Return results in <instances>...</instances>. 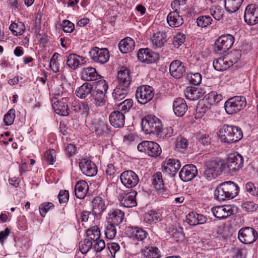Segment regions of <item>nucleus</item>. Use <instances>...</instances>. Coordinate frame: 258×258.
Here are the masks:
<instances>
[{
  "label": "nucleus",
  "instance_id": "1",
  "mask_svg": "<svg viewBox=\"0 0 258 258\" xmlns=\"http://www.w3.org/2000/svg\"><path fill=\"white\" fill-rule=\"evenodd\" d=\"M239 187L233 181H228L219 184L215 190V197L219 201L235 198L238 194Z\"/></svg>",
  "mask_w": 258,
  "mask_h": 258
},
{
  "label": "nucleus",
  "instance_id": "2",
  "mask_svg": "<svg viewBox=\"0 0 258 258\" xmlns=\"http://www.w3.org/2000/svg\"><path fill=\"white\" fill-rule=\"evenodd\" d=\"M218 136L222 142L232 143L242 139L243 134L240 128L236 126L224 125L220 128Z\"/></svg>",
  "mask_w": 258,
  "mask_h": 258
},
{
  "label": "nucleus",
  "instance_id": "3",
  "mask_svg": "<svg viewBox=\"0 0 258 258\" xmlns=\"http://www.w3.org/2000/svg\"><path fill=\"white\" fill-rule=\"evenodd\" d=\"M222 163V169L226 172L233 174L243 167L242 157L239 154L231 155L226 161L220 160Z\"/></svg>",
  "mask_w": 258,
  "mask_h": 258
},
{
  "label": "nucleus",
  "instance_id": "4",
  "mask_svg": "<svg viewBox=\"0 0 258 258\" xmlns=\"http://www.w3.org/2000/svg\"><path fill=\"white\" fill-rule=\"evenodd\" d=\"M246 105V101L244 97L236 96L228 99L225 103L224 107L226 112L232 114L243 109Z\"/></svg>",
  "mask_w": 258,
  "mask_h": 258
},
{
  "label": "nucleus",
  "instance_id": "5",
  "mask_svg": "<svg viewBox=\"0 0 258 258\" xmlns=\"http://www.w3.org/2000/svg\"><path fill=\"white\" fill-rule=\"evenodd\" d=\"M161 126V121L154 115H148L142 119V127L146 134L157 135Z\"/></svg>",
  "mask_w": 258,
  "mask_h": 258
},
{
  "label": "nucleus",
  "instance_id": "6",
  "mask_svg": "<svg viewBox=\"0 0 258 258\" xmlns=\"http://www.w3.org/2000/svg\"><path fill=\"white\" fill-rule=\"evenodd\" d=\"M55 95H57V97H54L51 99L52 106L55 112L61 116H68L69 114L68 105L69 98L68 97L60 98L61 96L59 93Z\"/></svg>",
  "mask_w": 258,
  "mask_h": 258
},
{
  "label": "nucleus",
  "instance_id": "7",
  "mask_svg": "<svg viewBox=\"0 0 258 258\" xmlns=\"http://www.w3.org/2000/svg\"><path fill=\"white\" fill-rule=\"evenodd\" d=\"M137 148L140 152L146 153L151 157L158 156L162 152L160 146L152 141H143L138 145Z\"/></svg>",
  "mask_w": 258,
  "mask_h": 258
},
{
  "label": "nucleus",
  "instance_id": "8",
  "mask_svg": "<svg viewBox=\"0 0 258 258\" xmlns=\"http://www.w3.org/2000/svg\"><path fill=\"white\" fill-rule=\"evenodd\" d=\"M234 41L233 36L230 34L220 36L215 42L214 51L218 53H224L230 49Z\"/></svg>",
  "mask_w": 258,
  "mask_h": 258
},
{
  "label": "nucleus",
  "instance_id": "9",
  "mask_svg": "<svg viewBox=\"0 0 258 258\" xmlns=\"http://www.w3.org/2000/svg\"><path fill=\"white\" fill-rule=\"evenodd\" d=\"M222 163L220 160L211 161L204 172V176L209 181L215 179L222 171Z\"/></svg>",
  "mask_w": 258,
  "mask_h": 258
},
{
  "label": "nucleus",
  "instance_id": "10",
  "mask_svg": "<svg viewBox=\"0 0 258 258\" xmlns=\"http://www.w3.org/2000/svg\"><path fill=\"white\" fill-rule=\"evenodd\" d=\"M154 95L153 88L148 85L138 87L136 93V97L141 104H146L150 101Z\"/></svg>",
  "mask_w": 258,
  "mask_h": 258
},
{
  "label": "nucleus",
  "instance_id": "11",
  "mask_svg": "<svg viewBox=\"0 0 258 258\" xmlns=\"http://www.w3.org/2000/svg\"><path fill=\"white\" fill-rule=\"evenodd\" d=\"M257 233L253 228L245 227L240 229L238 234L239 240L244 244H251L256 239Z\"/></svg>",
  "mask_w": 258,
  "mask_h": 258
},
{
  "label": "nucleus",
  "instance_id": "12",
  "mask_svg": "<svg viewBox=\"0 0 258 258\" xmlns=\"http://www.w3.org/2000/svg\"><path fill=\"white\" fill-rule=\"evenodd\" d=\"M120 180L122 184L128 188L135 187L139 181L138 175L132 170L123 171L120 176Z\"/></svg>",
  "mask_w": 258,
  "mask_h": 258
},
{
  "label": "nucleus",
  "instance_id": "13",
  "mask_svg": "<svg viewBox=\"0 0 258 258\" xmlns=\"http://www.w3.org/2000/svg\"><path fill=\"white\" fill-rule=\"evenodd\" d=\"M152 184L157 190L159 195L164 198H168L170 194L165 187L161 172H157L153 175Z\"/></svg>",
  "mask_w": 258,
  "mask_h": 258
},
{
  "label": "nucleus",
  "instance_id": "14",
  "mask_svg": "<svg viewBox=\"0 0 258 258\" xmlns=\"http://www.w3.org/2000/svg\"><path fill=\"white\" fill-rule=\"evenodd\" d=\"M89 54L93 60L100 63L106 62L109 58V53L106 48L94 47L89 52Z\"/></svg>",
  "mask_w": 258,
  "mask_h": 258
},
{
  "label": "nucleus",
  "instance_id": "15",
  "mask_svg": "<svg viewBox=\"0 0 258 258\" xmlns=\"http://www.w3.org/2000/svg\"><path fill=\"white\" fill-rule=\"evenodd\" d=\"M137 192L135 190L124 191L120 194L118 200L121 205L126 208H131L137 206L136 196Z\"/></svg>",
  "mask_w": 258,
  "mask_h": 258
},
{
  "label": "nucleus",
  "instance_id": "16",
  "mask_svg": "<svg viewBox=\"0 0 258 258\" xmlns=\"http://www.w3.org/2000/svg\"><path fill=\"white\" fill-rule=\"evenodd\" d=\"M244 20L248 25H253L258 23V6L248 5L244 12Z\"/></svg>",
  "mask_w": 258,
  "mask_h": 258
},
{
  "label": "nucleus",
  "instance_id": "17",
  "mask_svg": "<svg viewBox=\"0 0 258 258\" xmlns=\"http://www.w3.org/2000/svg\"><path fill=\"white\" fill-rule=\"evenodd\" d=\"M139 60L146 63H151L159 59V54L151 51L149 48L140 49L137 53Z\"/></svg>",
  "mask_w": 258,
  "mask_h": 258
},
{
  "label": "nucleus",
  "instance_id": "18",
  "mask_svg": "<svg viewBox=\"0 0 258 258\" xmlns=\"http://www.w3.org/2000/svg\"><path fill=\"white\" fill-rule=\"evenodd\" d=\"M169 71L173 77L179 79L185 74L186 69L182 61L179 60H175L171 62Z\"/></svg>",
  "mask_w": 258,
  "mask_h": 258
},
{
  "label": "nucleus",
  "instance_id": "19",
  "mask_svg": "<svg viewBox=\"0 0 258 258\" xmlns=\"http://www.w3.org/2000/svg\"><path fill=\"white\" fill-rule=\"evenodd\" d=\"M79 167L82 173L88 176H93L97 174V167L91 160L82 159L79 163Z\"/></svg>",
  "mask_w": 258,
  "mask_h": 258
},
{
  "label": "nucleus",
  "instance_id": "20",
  "mask_svg": "<svg viewBox=\"0 0 258 258\" xmlns=\"http://www.w3.org/2000/svg\"><path fill=\"white\" fill-rule=\"evenodd\" d=\"M198 170L193 164L184 165L179 172V177L183 181H188L196 177Z\"/></svg>",
  "mask_w": 258,
  "mask_h": 258
},
{
  "label": "nucleus",
  "instance_id": "21",
  "mask_svg": "<svg viewBox=\"0 0 258 258\" xmlns=\"http://www.w3.org/2000/svg\"><path fill=\"white\" fill-rule=\"evenodd\" d=\"M214 216L219 219H225L233 214V211L230 205H224L213 207L212 209Z\"/></svg>",
  "mask_w": 258,
  "mask_h": 258
},
{
  "label": "nucleus",
  "instance_id": "22",
  "mask_svg": "<svg viewBox=\"0 0 258 258\" xmlns=\"http://www.w3.org/2000/svg\"><path fill=\"white\" fill-rule=\"evenodd\" d=\"M181 164L179 160L169 159L162 165V170L168 174L176 173L180 168Z\"/></svg>",
  "mask_w": 258,
  "mask_h": 258
},
{
  "label": "nucleus",
  "instance_id": "23",
  "mask_svg": "<svg viewBox=\"0 0 258 258\" xmlns=\"http://www.w3.org/2000/svg\"><path fill=\"white\" fill-rule=\"evenodd\" d=\"M109 122L115 127H122L124 125L125 116L120 111H113L109 115Z\"/></svg>",
  "mask_w": 258,
  "mask_h": 258
},
{
  "label": "nucleus",
  "instance_id": "24",
  "mask_svg": "<svg viewBox=\"0 0 258 258\" xmlns=\"http://www.w3.org/2000/svg\"><path fill=\"white\" fill-rule=\"evenodd\" d=\"M173 110L176 116H183L187 110L185 101L180 97L176 98L173 103Z\"/></svg>",
  "mask_w": 258,
  "mask_h": 258
},
{
  "label": "nucleus",
  "instance_id": "25",
  "mask_svg": "<svg viewBox=\"0 0 258 258\" xmlns=\"http://www.w3.org/2000/svg\"><path fill=\"white\" fill-rule=\"evenodd\" d=\"M86 62L85 57L75 53L69 54L67 58V64L72 69H76L79 65H83Z\"/></svg>",
  "mask_w": 258,
  "mask_h": 258
},
{
  "label": "nucleus",
  "instance_id": "26",
  "mask_svg": "<svg viewBox=\"0 0 258 258\" xmlns=\"http://www.w3.org/2000/svg\"><path fill=\"white\" fill-rule=\"evenodd\" d=\"M186 217L187 223L193 226L204 224L207 220V218L203 215L194 212L188 213Z\"/></svg>",
  "mask_w": 258,
  "mask_h": 258
},
{
  "label": "nucleus",
  "instance_id": "27",
  "mask_svg": "<svg viewBox=\"0 0 258 258\" xmlns=\"http://www.w3.org/2000/svg\"><path fill=\"white\" fill-rule=\"evenodd\" d=\"M128 230L131 233V237L137 241H143L147 236L146 230L139 227H130Z\"/></svg>",
  "mask_w": 258,
  "mask_h": 258
},
{
  "label": "nucleus",
  "instance_id": "28",
  "mask_svg": "<svg viewBox=\"0 0 258 258\" xmlns=\"http://www.w3.org/2000/svg\"><path fill=\"white\" fill-rule=\"evenodd\" d=\"M88 185L85 181L79 180L76 183L75 187L76 197L80 199H84L88 191Z\"/></svg>",
  "mask_w": 258,
  "mask_h": 258
},
{
  "label": "nucleus",
  "instance_id": "29",
  "mask_svg": "<svg viewBox=\"0 0 258 258\" xmlns=\"http://www.w3.org/2000/svg\"><path fill=\"white\" fill-rule=\"evenodd\" d=\"M167 22L172 27H178L184 22L182 15L170 12L167 16Z\"/></svg>",
  "mask_w": 258,
  "mask_h": 258
},
{
  "label": "nucleus",
  "instance_id": "30",
  "mask_svg": "<svg viewBox=\"0 0 258 258\" xmlns=\"http://www.w3.org/2000/svg\"><path fill=\"white\" fill-rule=\"evenodd\" d=\"M117 80L118 85H120V87H129L131 84L129 70L122 68V70L119 71L118 72Z\"/></svg>",
  "mask_w": 258,
  "mask_h": 258
},
{
  "label": "nucleus",
  "instance_id": "31",
  "mask_svg": "<svg viewBox=\"0 0 258 258\" xmlns=\"http://www.w3.org/2000/svg\"><path fill=\"white\" fill-rule=\"evenodd\" d=\"M93 212L95 215L100 214L106 208L105 201L101 197H96L92 202Z\"/></svg>",
  "mask_w": 258,
  "mask_h": 258
},
{
  "label": "nucleus",
  "instance_id": "32",
  "mask_svg": "<svg viewBox=\"0 0 258 258\" xmlns=\"http://www.w3.org/2000/svg\"><path fill=\"white\" fill-rule=\"evenodd\" d=\"M118 47L123 53L129 52L134 49L135 42L131 38L126 37L120 41Z\"/></svg>",
  "mask_w": 258,
  "mask_h": 258
},
{
  "label": "nucleus",
  "instance_id": "33",
  "mask_svg": "<svg viewBox=\"0 0 258 258\" xmlns=\"http://www.w3.org/2000/svg\"><path fill=\"white\" fill-rule=\"evenodd\" d=\"M185 96L190 100H197L202 98L203 93L200 90L195 87H187L184 92Z\"/></svg>",
  "mask_w": 258,
  "mask_h": 258
},
{
  "label": "nucleus",
  "instance_id": "34",
  "mask_svg": "<svg viewBox=\"0 0 258 258\" xmlns=\"http://www.w3.org/2000/svg\"><path fill=\"white\" fill-rule=\"evenodd\" d=\"M124 215L123 212L119 209H115L109 213L107 221L111 223L118 225L122 222Z\"/></svg>",
  "mask_w": 258,
  "mask_h": 258
},
{
  "label": "nucleus",
  "instance_id": "35",
  "mask_svg": "<svg viewBox=\"0 0 258 258\" xmlns=\"http://www.w3.org/2000/svg\"><path fill=\"white\" fill-rule=\"evenodd\" d=\"M214 69L218 71H224L232 66L227 57H219L214 60L213 63Z\"/></svg>",
  "mask_w": 258,
  "mask_h": 258
},
{
  "label": "nucleus",
  "instance_id": "36",
  "mask_svg": "<svg viewBox=\"0 0 258 258\" xmlns=\"http://www.w3.org/2000/svg\"><path fill=\"white\" fill-rule=\"evenodd\" d=\"M82 77L86 81H92L97 80L99 75L95 68L88 67L84 69L82 73Z\"/></svg>",
  "mask_w": 258,
  "mask_h": 258
},
{
  "label": "nucleus",
  "instance_id": "37",
  "mask_svg": "<svg viewBox=\"0 0 258 258\" xmlns=\"http://www.w3.org/2000/svg\"><path fill=\"white\" fill-rule=\"evenodd\" d=\"M144 258H161L160 250L155 246L145 247L142 251Z\"/></svg>",
  "mask_w": 258,
  "mask_h": 258
},
{
  "label": "nucleus",
  "instance_id": "38",
  "mask_svg": "<svg viewBox=\"0 0 258 258\" xmlns=\"http://www.w3.org/2000/svg\"><path fill=\"white\" fill-rule=\"evenodd\" d=\"M92 85L89 83H85L76 91V95L81 99H85L87 95L92 93Z\"/></svg>",
  "mask_w": 258,
  "mask_h": 258
},
{
  "label": "nucleus",
  "instance_id": "39",
  "mask_svg": "<svg viewBox=\"0 0 258 258\" xmlns=\"http://www.w3.org/2000/svg\"><path fill=\"white\" fill-rule=\"evenodd\" d=\"M71 108L76 113L86 115L88 114L90 110V107L88 103L85 102L79 103L76 101L72 102Z\"/></svg>",
  "mask_w": 258,
  "mask_h": 258
},
{
  "label": "nucleus",
  "instance_id": "40",
  "mask_svg": "<svg viewBox=\"0 0 258 258\" xmlns=\"http://www.w3.org/2000/svg\"><path fill=\"white\" fill-rule=\"evenodd\" d=\"M186 0H174L171 4L173 10L172 12L182 15L187 10V6Z\"/></svg>",
  "mask_w": 258,
  "mask_h": 258
},
{
  "label": "nucleus",
  "instance_id": "41",
  "mask_svg": "<svg viewBox=\"0 0 258 258\" xmlns=\"http://www.w3.org/2000/svg\"><path fill=\"white\" fill-rule=\"evenodd\" d=\"M211 106L209 104L207 103V101L205 99L199 101L196 108L195 118H201L211 108Z\"/></svg>",
  "mask_w": 258,
  "mask_h": 258
},
{
  "label": "nucleus",
  "instance_id": "42",
  "mask_svg": "<svg viewBox=\"0 0 258 258\" xmlns=\"http://www.w3.org/2000/svg\"><path fill=\"white\" fill-rule=\"evenodd\" d=\"M128 88L120 87V85H118L112 93L113 99L119 101L124 98L128 93Z\"/></svg>",
  "mask_w": 258,
  "mask_h": 258
},
{
  "label": "nucleus",
  "instance_id": "43",
  "mask_svg": "<svg viewBox=\"0 0 258 258\" xmlns=\"http://www.w3.org/2000/svg\"><path fill=\"white\" fill-rule=\"evenodd\" d=\"M243 0H225L226 10L230 13L237 11L242 4Z\"/></svg>",
  "mask_w": 258,
  "mask_h": 258
},
{
  "label": "nucleus",
  "instance_id": "44",
  "mask_svg": "<svg viewBox=\"0 0 258 258\" xmlns=\"http://www.w3.org/2000/svg\"><path fill=\"white\" fill-rule=\"evenodd\" d=\"M87 238L94 241L99 240L100 237V231L99 228L97 226H94L89 228L86 231Z\"/></svg>",
  "mask_w": 258,
  "mask_h": 258
},
{
  "label": "nucleus",
  "instance_id": "45",
  "mask_svg": "<svg viewBox=\"0 0 258 258\" xmlns=\"http://www.w3.org/2000/svg\"><path fill=\"white\" fill-rule=\"evenodd\" d=\"M166 41L164 34L159 32L155 33L152 38V44L155 48L162 47Z\"/></svg>",
  "mask_w": 258,
  "mask_h": 258
},
{
  "label": "nucleus",
  "instance_id": "46",
  "mask_svg": "<svg viewBox=\"0 0 258 258\" xmlns=\"http://www.w3.org/2000/svg\"><path fill=\"white\" fill-rule=\"evenodd\" d=\"M223 99V96L221 94H218L217 92L212 91L206 95L205 100L207 103L211 106L216 104L219 102Z\"/></svg>",
  "mask_w": 258,
  "mask_h": 258
},
{
  "label": "nucleus",
  "instance_id": "47",
  "mask_svg": "<svg viewBox=\"0 0 258 258\" xmlns=\"http://www.w3.org/2000/svg\"><path fill=\"white\" fill-rule=\"evenodd\" d=\"M10 30L12 34L15 36H19L22 35L25 30V26L22 22L13 23L10 27Z\"/></svg>",
  "mask_w": 258,
  "mask_h": 258
},
{
  "label": "nucleus",
  "instance_id": "48",
  "mask_svg": "<svg viewBox=\"0 0 258 258\" xmlns=\"http://www.w3.org/2000/svg\"><path fill=\"white\" fill-rule=\"evenodd\" d=\"M118 226L117 225H115L113 223H111L107 220L106 224L105 225L106 229L105 231V234L106 237L108 239H113L116 233V227Z\"/></svg>",
  "mask_w": 258,
  "mask_h": 258
},
{
  "label": "nucleus",
  "instance_id": "49",
  "mask_svg": "<svg viewBox=\"0 0 258 258\" xmlns=\"http://www.w3.org/2000/svg\"><path fill=\"white\" fill-rule=\"evenodd\" d=\"M144 221L150 224H153L160 221V217L157 212L150 211L144 215Z\"/></svg>",
  "mask_w": 258,
  "mask_h": 258
},
{
  "label": "nucleus",
  "instance_id": "50",
  "mask_svg": "<svg viewBox=\"0 0 258 258\" xmlns=\"http://www.w3.org/2000/svg\"><path fill=\"white\" fill-rule=\"evenodd\" d=\"M105 95L92 91L91 96L93 100L94 103L96 107H102L105 105V100L104 99Z\"/></svg>",
  "mask_w": 258,
  "mask_h": 258
},
{
  "label": "nucleus",
  "instance_id": "51",
  "mask_svg": "<svg viewBox=\"0 0 258 258\" xmlns=\"http://www.w3.org/2000/svg\"><path fill=\"white\" fill-rule=\"evenodd\" d=\"M173 129L171 126H168L161 129V126L157 136L163 139H168L173 135Z\"/></svg>",
  "mask_w": 258,
  "mask_h": 258
},
{
  "label": "nucleus",
  "instance_id": "52",
  "mask_svg": "<svg viewBox=\"0 0 258 258\" xmlns=\"http://www.w3.org/2000/svg\"><path fill=\"white\" fill-rule=\"evenodd\" d=\"M133 105V101L132 99H126L121 103L117 105V108L120 111L127 112L129 111Z\"/></svg>",
  "mask_w": 258,
  "mask_h": 258
},
{
  "label": "nucleus",
  "instance_id": "53",
  "mask_svg": "<svg viewBox=\"0 0 258 258\" xmlns=\"http://www.w3.org/2000/svg\"><path fill=\"white\" fill-rule=\"evenodd\" d=\"M212 19L209 16H201L197 19V25L201 27H206L212 24Z\"/></svg>",
  "mask_w": 258,
  "mask_h": 258
},
{
  "label": "nucleus",
  "instance_id": "54",
  "mask_svg": "<svg viewBox=\"0 0 258 258\" xmlns=\"http://www.w3.org/2000/svg\"><path fill=\"white\" fill-rule=\"evenodd\" d=\"M93 242L87 238H85L83 241L79 243V249L83 253H86L89 249L92 247Z\"/></svg>",
  "mask_w": 258,
  "mask_h": 258
},
{
  "label": "nucleus",
  "instance_id": "55",
  "mask_svg": "<svg viewBox=\"0 0 258 258\" xmlns=\"http://www.w3.org/2000/svg\"><path fill=\"white\" fill-rule=\"evenodd\" d=\"M107 89L108 85L106 82L104 80H101L97 83L96 90L93 91L105 95Z\"/></svg>",
  "mask_w": 258,
  "mask_h": 258
},
{
  "label": "nucleus",
  "instance_id": "56",
  "mask_svg": "<svg viewBox=\"0 0 258 258\" xmlns=\"http://www.w3.org/2000/svg\"><path fill=\"white\" fill-rule=\"evenodd\" d=\"M187 78L189 82L194 85H199L202 82V76L200 73H189L187 76Z\"/></svg>",
  "mask_w": 258,
  "mask_h": 258
},
{
  "label": "nucleus",
  "instance_id": "57",
  "mask_svg": "<svg viewBox=\"0 0 258 258\" xmlns=\"http://www.w3.org/2000/svg\"><path fill=\"white\" fill-rule=\"evenodd\" d=\"M15 118V110L14 109H11L4 116V122L5 125H11L13 123Z\"/></svg>",
  "mask_w": 258,
  "mask_h": 258
},
{
  "label": "nucleus",
  "instance_id": "58",
  "mask_svg": "<svg viewBox=\"0 0 258 258\" xmlns=\"http://www.w3.org/2000/svg\"><path fill=\"white\" fill-rule=\"evenodd\" d=\"M241 50H234L230 51L228 55V59L229 62L232 63L233 66L234 63L237 62V61L241 58Z\"/></svg>",
  "mask_w": 258,
  "mask_h": 258
},
{
  "label": "nucleus",
  "instance_id": "59",
  "mask_svg": "<svg viewBox=\"0 0 258 258\" xmlns=\"http://www.w3.org/2000/svg\"><path fill=\"white\" fill-rule=\"evenodd\" d=\"M185 36L181 33H178L173 38V44L175 47L178 48L185 42Z\"/></svg>",
  "mask_w": 258,
  "mask_h": 258
},
{
  "label": "nucleus",
  "instance_id": "60",
  "mask_svg": "<svg viewBox=\"0 0 258 258\" xmlns=\"http://www.w3.org/2000/svg\"><path fill=\"white\" fill-rule=\"evenodd\" d=\"M54 208V205L50 202H45L41 204L39 207L40 214L42 216L44 217L45 214L50 209Z\"/></svg>",
  "mask_w": 258,
  "mask_h": 258
},
{
  "label": "nucleus",
  "instance_id": "61",
  "mask_svg": "<svg viewBox=\"0 0 258 258\" xmlns=\"http://www.w3.org/2000/svg\"><path fill=\"white\" fill-rule=\"evenodd\" d=\"M210 12L212 16L216 20H220L223 17L224 11L219 7H213L210 9Z\"/></svg>",
  "mask_w": 258,
  "mask_h": 258
},
{
  "label": "nucleus",
  "instance_id": "62",
  "mask_svg": "<svg viewBox=\"0 0 258 258\" xmlns=\"http://www.w3.org/2000/svg\"><path fill=\"white\" fill-rule=\"evenodd\" d=\"M242 207L247 212H254L257 209L258 205L253 202L247 201L242 204Z\"/></svg>",
  "mask_w": 258,
  "mask_h": 258
},
{
  "label": "nucleus",
  "instance_id": "63",
  "mask_svg": "<svg viewBox=\"0 0 258 258\" xmlns=\"http://www.w3.org/2000/svg\"><path fill=\"white\" fill-rule=\"evenodd\" d=\"M188 146V142L185 138H181L179 141H177L176 144V148L179 151L183 152Z\"/></svg>",
  "mask_w": 258,
  "mask_h": 258
},
{
  "label": "nucleus",
  "instance_id": "64",
  "mask_svg": "<svg viewBox=\"0 0 258 258\" xmlns=\"http://www.w3.org/2000/svg\"><path fill=\"white\" fill-rule=\"evenodd\" d=\"M245 189L250 195L258 197V187L256 188L253 183L247 182L245 184Z\"/></svg>",
  "mask_w": 258,
  "mask_h": 258
}]
</instances>
